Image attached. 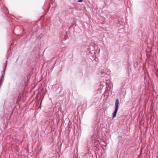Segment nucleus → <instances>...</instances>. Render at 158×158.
<instances>
[{
  "label": "nucleus",
  "mask_w": 158,
  "mask_h": 158,
  "mask_svg": "<svg viewBox=\"0 0 158 158\" xmlns=\"http://www.w3.org/2000/svg\"><path fill=\"white\" fill-rule=\"evenodd\" d=\"M118 105H119V100L118 99H117L116 100L115 102V110L113 116L112 118H114L116 116V114L117 113L118 107Z\"/></svg>",
  "instance_id": "nucleus-1"
},
{
  "label": "nucleus",
  "mask_w": 158,
  "mask_h": 158,
  "mask_svg": "<svg viewBox=\"0 0 158 158\" xmlns=\"http://www.w3.org/2000/svg\"><path fill=\"white\" fill-rule=\"evenodd\" d=\"M4 78H0V85H2L4 81Z\"/></svg>",
  "instance_id": "nucleus-2"
},
{
  "label": "nucleus",
  "mask_w": 158,
  "mask_h": 158,
  "mask_svg": "<svg viewBox=\"0 0 158 158\" xmlns=\"http://www.w3.org/2000/svg\"><path fill=\"white\" fill-rule=\"evenodd\" d=\"M5 69H4V70L3 72V73L2 75V76L4 77V75H5Z\"/></svg>",
  "instance_id": "nucleus-3"
},
{
  "label": "nucleus",
  "mask_w": 158,
  "mask_h": 158,
  "mask_svg": "<svg viewBox=\"0 0 158 158\" xmlns=\"http://www.w3.org/2000/svg\"><path fill=\"white\" fill-rule=\"evenodd\" d=\"M37 51H38V55L39 56V54L40 53V48H38Z\"/></svg>",
  "instance_id": "nucleus-4"
},
{
  "label": "nucleus",
  "mask_w": 158,
  "mask_h": 158,
  "mask_svg": "<svg viewBox=\"0 0 158 158\" xmlns=\"http://www.w3.org/2000/svg\"><path fill=\"white\" fill-rule=\"evenodd\" d=\"M83 0H78L77 2H82L83 1Z\"/></svg>",
  "instance_id": "nucleus-5"
},
{
  "label": "nucleus",
  "mask_w": 158,
  "mask_h": 158,
  "mask_svg": "<svg viewBox=\"0 0 158 158\" xmlns=\"http://www.w3.org/2000/svg\"><path fill=\"white\" fill-rule=\"evenodd\" d=\"M0 78H4V77H3L2 76H1V77H0Z\"/></svg>",
  "instance_id": "nucleus-6"
},
{
  "label": "nucleus",
  "mask_w": 158,
  "mask_h": 158,
  "mask_svg": "<svg viewBox=\"0 0 158 158\" xmlns=\"http://www.w3.org/2000/svg\"><path fill=\"white\" fill-rule=\"evenodd\" d=\"M35 50H36L37 49L36 48H35Z\"/></svg>",
  "instance_id": "nucleus-7"
},
{
  "label": "nucleus",
  "mask_w": 158,
  "mask_h": 158,
  "mask_svg": "<svg viewBox=\"0 0 158 158\" xmlns=\"http://www.w3.org/2000/svg\"><path fill=\"white\" fill-rule=\"evenodd\" d=\"M40 89V87L38 88V89Z\"/></svg>",
  "instance_id": "nucleus-8"
},
{
  "label": "nucleus",
  "mask_w": 158,
  "mask_h": 158,
  "mask_svg": "<svg viewBox=\"0 0 158 158\" xmlns=\"http://www.w3.org/2000/svg\"><path fill=\"white\" fill-rule=\"evenodd\" d=\"M6 62H7V60H6Z\"/></svg>",
  "instance_id": "nucleus-9"
}]
</instances>
